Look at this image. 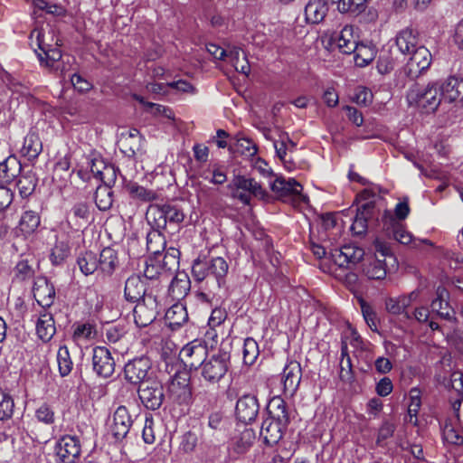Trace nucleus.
Here are the masks:
<instances>
[{
	"mask_svg": "<svg viewBox=\"0 0 463 463\" xmlns=\"http://www.w3.org/2000/svg\"><path fill=\"white\" fill-rule=\"evenodd\" d=\"M229 265L222 257L194 260L192 274L197 282H204L203 288L218 299L228 296L227 275Z\"/></svg>",
	"mask_w": 463,
	"mask_h": 463,
	"instance_id": "obj_1",
	"label": "nucleus"
},
{
	"mask_svg": "<svg viewBox=\"0 0 463 463\" xmlns=\"http://www.w3.org/2000/svg\"><path fill=\"white\" fill-rule=\"evenodd\" d=\"M268 417L262 421L260 436L264 443L273 446L279 443L290 422L289 409L280 396L271 398L267 405Z\"/></svg>",
	"mask_w": 463,
	"mask_h": 463,
	"instance_id": "obj_2",
	"label": "nucleus"
},
{
	"mask_svg": "<svg viewBox=\"0 0 463 463\" xmlns=\"http://www.w3.org/2000/svg\"><path fill=\"white\" fill-rule=\"evenodd\" d=\"M231 344H222L218 351L205 360L200 369L202 378L211 384L218 383L231 367Z\"/></svg>",
	"mask_w": 463,
	"mask_h": 463,
	"instance_id": "obj_3",
	"label": "nucleus"
},
{
	"mask_svg": "<svg viewBox=\"0 0 463 463\" xmlns=\"http://www.w3.org/2000/svg\"><path fill=\"white\" fill-rule=\"evenodd\" d=\"M407 99L410 104L425 109L427 113L434 112L443 99L439 81L430 82L426 87L414 83L408 90Z\"/></svg>",
	"mask_w": 463,
	"mask_h": 463,
	"instance_id": "obj_4",
	"label": "nucleus"
},
{
	"mask_svg": "<svg viewBox=\"0 0 463 463\" xmlns=\"http://www.w3.org/2000/svg\"><path fill=\"white\" fill-rule=\"evenodd\" d=\"M163 310L161 293L152 287L146 298L137 302L133 309L134 321L137 326L146 327L151 325Z\"/></svg>",
	"mask_w": 463,
	"mask_h": 463,
	"instance_id": "obj_5",
	"label": "nucleus"
},
{
	"mask_svg": "<svg viewBox=\"0 0 463 463\" xmlns=\"http://www.w3.org/2000/svg\"><path fill=\"white\" fill-rule=\"evenodd\" d=\"M375 259L363 264V273L369 279L381 280L386 277V259L395 261L390 246L383 241H374Z\"/></svg>",
	"mask_w": 463,
	"mask_h": 463,
	"instance_id": "obj_6",
	"label": "nucleus"
},
{
	"mask_svg": "<svg viewBox=\"0 0 463 463\" xmlns=\"http://www.w3.org/2000/svg\"><path fill=\"white\" fill-rule=\"evenodd\" d=\"M168 398L178 405H187L193 398L190 375L186 371H177L167 383Z\"/></svg>",
	"mask_w": 463,
	"mask_h": 463,
	"instance_id": "obj_7",
	"label": "nucleus"
},
{
	"mask_svg": "<svg viewBox=\"0 0 463 463\" xmlns=\"http://www.w3.org/2000/svg\"><path fill=\"white\" fill-rule=\"evenodd\" d=\"M137 394L143 406L150 411L160 409L165 400L164 385L156 379H148L140 384Z\"/></svg>",
	"mask_w": 463,
	"mask_h": 463,
	"instance_id": "obj_8",
	"label": "nucleus"
},
{
	"mask_svg": "<svg viewBox=\"0 0 463 463\" xmlns=\"http://www.w3.org/2000/svg\"><path fill=\"white\" fill-rule=\"evenodd\" d=\"M44 35L42 32H37V43L38 47L41 50V52H37L38 59L42 65L49 68L53 71H59L60 74H63V66L61 60V52L58 47H52L50 44L44 43L43 39Z\"/></svg>",
	"mask_w": 463,
	"mask_h": 463,
	"instance_id": "obj_9",
	"label": "nucleus"
},
{
	"mask_svg": "<svg viewBox=\"0 0 463 463\" xmlns=\"http://www.w3.org/2000/svg\"><path fill=\"white\" fill-rule=\"evenodd\" d=\"M151 369V362L146 356H140L129 360L124 366V378L131 385L139 387L146 382L147 374Z\"/></svg>",
	"mask_w": 463,
	"mask_h": 463,
	"instance_id": "obj_10",
	"label": "nucleus"
},
{
	"mask_svg": "<svg viewBox=\"0 0 463 463\" xmlns=\"http://www.w3.org/2000/svg\"><path fill=\"white\" fill-rule=\"evenodd\" d=\"M81 453V444L77 436L64 435L55 445V454L61 463H76Z\"/></svg>",
	"mask_w": 463,
	"mask_h": 463,
	"instance_id": "obj_11",
	"label": "nucleus"
},
{
	"mask_svg": "<svg viewBox=\"0 0 463 463\" xmlns=\"http://www.w3.org/2000/svg\"><path fill=\"white\" fill-rule=\"evenodd\" d=\"M92 370L100 378H109L113 375L116 362L110 351L105 346H95L92 350Z\"/></svg>",
	"mask_w": 463,
	"mask_h": 463,
	"instance_id": "obj_12",
	"label": "nucleus"
},
{
	"mask_svg": "<svg viewBox=\"0 0 463 463\" xmlns=\"http://www.w3.org/2000/svg\"><path fill=\"white\" fill-rule=\"evenodd\" d=\"M179 357L190 370H200L208 357L207 347L197 341L190 342L181 349Z\"/></svg>",
	"mask_w": 463,
	"mask_h": 463,
	"instance_id": "obj_13",
	"label": "nucleus"
},
{
	"mask_svg": "<svg viewBox=\"0 0 463 463\" xmlns=\"http://www.w3.org/2000/svg\"><path fill=\"white\" fill-rule=\"evenodd\" d=\"M411 55L410 61L405 68V73L410 79L415 80L430 68L432 56L430 52L422 45L418 46Z\"/></svg>",
	"mask_w": 463,
	"mask_h": 463,
	"instance_id": "obj_14",
	"label": "nucleus"
},
{
	"mask_svg": "<svg viewBox=\"0 0 463 463\" xmlns=\"http://www.w3.org/2000/svg\"><path fill=\"white\" fill-rule=\"evenodd\" d=\"M270 189L283 202L290 199L306 201V197L301 194L302 185L293 178L286 180L282 176L277 177L270 184Z\"/></svg>",
	"mask_w": 463,
	"mask_h": 463,
	"instance_id": "obj_15",
	"label": "nucleus"
},
{
	"mask_svg": "<svg viewBox=\"0 0 463 463\" xmlns=\"http://www.w3.org/2000/svg\"><path fill=\"white\" fill-rule=\"evenodd\" d=\"M328 254L337 266L349 268L350 265H355L363 260L364 250L358 246L347 244L340 249H331Z\"/></svg>",
	"mask_w": 463,
	"mask_h": 463,
	"instance_id": "obj_16",
	"label": "nucleus"
},
{
	"mask_svg": "<svg viewBox=\"0 0 463 463\" xmlns=\"http://www.w3.org/2000/svg\"><path fill=\"white\" fill-rule=\"evenodd\" d=\"M152 287L157 291V283L149 285L146 279L139 275H131L125 282L124 298L128 302H137L146 298V294L150 292Z\"/></svg>",
	"mask_w": 463,
	"mask_h": 463,
	"instance_id": "obj_17",
	"label": "nucleus"
},
{
	"mask_svg": "<svg viewBox=\"0 0 463 463\" xmlns=\"http://www.w3.org/2000/svg\"><path fill=\"white\" fill-rule=\"evenodd\" d=\"M420 291L419 289H415L409 294L401 295L399 297H390L385 299V309L388 313L399 316L402 315L406 319L410 317L409 307L411 305L418 301Z\"/></svg>",
	"mask_w": 463,
	"mask_h": 463,
	"instance_id": "obj_18",
	"label": "nucleus"
},
{
	"mask_svg": "<svg viewBox=\"0 0 463 463\" xmlns=\"http://www.w3.org/2000/svg\"><path fill=\"white\" fill-rule=\"evenodd\" d=\"M302 377L300 364L297 361L288 363L282 373L283 392L286 396L292 397L298 389Z\"/></svg>",
	"mask_w": 463,
	"mask_h": 463,
	"instance_id": "obj_19",
	"label": "nucleus"
},
{
	"mask_svg": "<svg viewBox=\"0 0 463 463\" xmlns=\"http://www.w3.org/2000/svg\"><path fill=\"white\" fill-rule=\"evenodd\" d=\"M440 96L449 103L463 100V78L450 75L439 82Z\"/></svg>",
	"mask_w": 463,
	"mask_h": 463,
	"instance_id": "obj_20",
	"label": "nucleus"
},
{
	"mask_svg": "<svg viewBox=\"0 0 463 463\" xmlns=\"http://www.w3.org/2000/svg\"><path fill=\"white\" fill-rule=\"evenodd\" d=\"M259 402L254 395L245 394L236 403L235 414L237 419L243 423H250L259 413Z\"/></svg>",
	"mask_w": 463,
	"mask_h": 463,
	"instance_id": "obj_21",
	"label": "nucleus"
},
{
	"mask_svg": "<svg viewBox=\"0 0 463 463\" xmlns=\"http://www.w3.org/2000/svg\"><path fill=\"white\" fill-rule=\"evenodd\" d=\"M133 424L128 410L125 406L117 408L113 414V424L110 427L111 434L118 441L124 439Z\"/></svg>",
	"mask_w": 463,
	"mask_h": 463,
	"instance_id": "obj_22",
	"label": "nucleus"
},
{
	"mask_svg": "<svg viewBox=\"0 0 463 463\" xmlns=\"http://www.w3.org/2000/svg\"><path fill=\"white\" fill-rule=\"evenodd\" d=\"M142 136L137 128L123 131L118 140L119 150L128 157L135 158L140 150Z\"/></svg>",
	"mask_w": 463,
	"mask_h": 463,
	"instance_id": "obj_23",
	"label": "nucleus"
},
{
	"mask_svg": "<svg viewBox=\"0 0 463 463\" xmlns=\"http://www.w3.org/2000/svg\"><path fill=\"white\" fill-rule=\"evenodd\" d=\"M33 297L43 307H50L55 298V288L45 277H38L33 287Z\"/></svg>",
	"mask_w": 463,
	"mask_h": 463,
	"instance_id": "obj_24",
	"label": "nucleus"
},
{
	"mask_svg": "<svg viewBox=\"0 0 463 463\" xmlns=\"http://www.w3.org/2000/svg\"><path fill=\"white\" fill-rule=\"evenodd\" d=\"M374 216V202L364 203L356 209V214L351 225L354 235L363 236L368 229V220Z\"/></svg>",
	"mask_w": 463,
	"mask_h": 463,
	"instance_id": "obj_25",
	"label": "nucleus"
},
{
	"mask_svg": "<svg viewBox=\"0 0 463 463\" xmlns=\"http://www.w3.org/2000/svg\"><path fill=\"white\" fill-rule=\"evenodd\" d=\"M449 292L442 287L439 286L436 290V298L431 301V308L437 315L445 320L452 321L455 317V311L449 306L448 301Z\"/></svg>",
	"mask_w": 463,
	"mask_h": 463,
	"instance_id": "obj_26",
	"label": "nucleus"
},
{
	"mask_svg": "<svg viewBox=\"0 0 463 463\" xmlns=\"http://www.w3.org/2000/svg\"><path fill=\"white\" fill-rule=\"evenodd\" d=\"M167 326L171 330H177L188 321L186 307L182 303H175L168 308L165 315Z\"/></svg>",
	"mask_w": 463,
	"mask_h": 463,
	"instance_id": "obj_27",
	"label": "nucleus"
},
{
	"mask_svg": "<svg viewBox=\"0 0 463 463\" xmlns=\"http://www.w3.org/2000/svg\"><path fill=\"white\" fill-rule=\"evenodd\" d=\"M328 12L326 0H310L305 6V16L307 23H321Z\"/></svg>",
	"mask_w": 463,
	"mask_h": 463,
	"instance_id": "obj_28",
	"label": "nucleus"
},
{
	"mask_svg": "<svg viewBox=\"0 0 463 463\" xmlns=\"http://www.w3.org/2000/svg\"><path fill=\"white\" fill-rule=\"evenodd\" d=\"M232 184L237 190L248 192L249 194L253 195L255 197L263 199L267 195L266 191L253 178H247L244 175H236L232 179Z\"/></svg>",
	"mask_w": 463,
	"mask_h": 463,
	"instance_id": "obj_29",
	"label": "nucleus"
},
{
	"mask_svg": "<svg viewBox=\"0 0 463 463\" xmlns=\"http://www.w3.org/2000/svg\"><path fill=\"white\" fill-rule=\"evenodd\" d=\"M417 33L411 28L402 30L395 39L399 51L403 54H411L418 47Z\"/></svg>",
	"mask_w": 463,
	"mask_h": 463,
	"instance_id": "obj_30",
	"label": "nucleus"
},
{
	"mask_svg": "<svg viewBox=\"0 0 463 463\" xmlns=\"http://www.w3.org/2000/svg\"><path fill=\"white\" fill-rule=\"evenodd\" d=\"M22 172L20 162L15 156H9L0 163V182L10 184L17 179Z\"/></svg>",
	"mask_w": 463,
	"mask_h": 463,
	"instance_id": "obj_31",
	"label": "nucleus"
},
{
	"mask_svg": "<svg viewBox=\"0 0 463 463\" xmlns=\"http://www.w3.org/2000/svg\"><path fill=\"white\" fill-rule=\"evenodd\" d=\"M99 270L106 275H112L118 266V252L110 247L104 248L98 259Z\"/></svg>",
	"mask_w": 463,
	"mask_h": 463,
	"instance_id": "obj_32",
	"label": "nucleus"
},
{
	"mask_svg": "<svg viewBox=\"0 0 463 463\" xmlns=\"http://www.w3.org/2000/svg\"><path fill=\"white\" fill-rule=\"evenodd\" d=\"M163 269L160 265V260L157 257L149 258L146 261V268L144 270L143 279H146L149 285H154V282L157 283V292L162 293V284L159 279L160 275L163 272Z\"/></svg>",
	"mask_w": 463,
	"mask_h": 463,
	"instance_id": "obj_33",
	"label": "nucleus"
},
{
	"mask_svg": "<svg viewBox=\"0 0 463 463\" xmlns=\"http://www.w3.org/2000/svg\"><path fill=\"white\" fill-rule=\"evenodd\" d=\"M37 183L38 178L33 171L21 172L16 181V186L21 197H29L34 192Z\"/></svg>",
	"mask_w": 463,
	"mask_h": 463,
	"instance_id": "obj_34",
	"label": "nucleus"
},
{
	"mask_svg": "<svg viewBox=\"0 0 463 463\" xmlns=\"http://www.w3.org/2000/svg\"><path fill=\"white\" fill-rule=\"evenodd\" d=\"M56 332L54 319L50 313L41 315L36 323V333L43 342L50 341Z\"/></svg>",
	"mask_w": 463,
	"mask_h": 463,
	"instance_id": "obj_35",
	"label": "nucleus"
},
{
	"mask_svg": "<svg viewBox=\"0 0 463 463\" xmlns=\"http://www.w3.org/2000/svg\"><path fill=\"white\" fill-rule=\"evenodd\" d=\"M146 219L152 230L165 229V212L164 204H151L146 210Z\"/></svg>",
	"mask_w": 463,
	"mask_h": 463,
	"instance_id": "obj_36",
	"label": "nucleus"
},
{
	"mask_svg": "<svg viewBox=\"0 0 463 463\" xmlns=\"http://www.w3.org/2000/svg\"><path fill=\"white\" fill-rule=\"evenodd\" d=\"M43 150V144L35 133H29L24 139V144L21 148V153L29 160H33L38 157Z\"/></svg>",
	"mask_w": 463,
	"mask_h": 463,
	"instance_id": "obj_37",
	"label": "nucleus"
},
{
	"mask_svg": "<svg viewBox=\"0 0 463 463\" xmlns=\"http://www.w3.org/2000/svg\"><path fill=\"white\" fill-rule=\"evenodd\" d=\"M166 241L161 231L151 230L146 234V250L158 257L165 249Z\"/></svg>",
	"mask_w": 463,
	"mask_h": 463,
	"instance_id": "obj_38",
	"label": "nucleus"
},
{
	"mask_svg": "<svg viewBox=\"0 0 463 463\" xmlns=\"http://www.w3.org/2000/svg\"><path fill=\"white\" fill-rule=\"evenodd\" d=\"M337 46L343 53L350 54L357 49V43L353 37V27L345 26L336 38Z\"/></svg>",
	"mask_w": 463,
	"mask_h": 463,
	"instance_id": "obj_39",
	"label": "nucleus"
},
{
	"mask_svg": "<svg viewBox=\"0 0 463 463\" xmlns=\"http://www.w3.org/2000/svg\"><path fill=\"white\" fill-rule=\"evenodd\" d=\"M41 223L40 213L37 211L26 210L19 222V228L24 234L33 233Z\"/></svg>",
	"mask_w": 463,
	"mask_h": 463,
	"instance_id": "obj_40",
	"label": "nucleus"
},
{
	"mask_svg": "<svg viewBox=\"0 0 463 463\" xmlns=\"http://www.w3.org/2000/svg\"><path fill=\"white\" fill-rule=\"evenodd\" d=\"M169 293L174 299H181L190 290V280L185 274L175 276L169 286Z\"/></svg>",
	"mask_w": 463,
	"mask_h": 463,
	"instance_id": "obj_41",
	"label": "nucleus"
},
{
	"mask_svg": "<svg viewBox=\"0 0 463 463\" xmlns=\"http://www.w3.org/2000/svg\"><path fill=\"white\" fill-rule=\"evenodd\" d=\"M384 220L387 218L392 222L393 238L402 244H408L412 241V235L405 230V228L397 222L390 212L385 211L383 216Z\"/></svg>",
	"mask_w": 463,
	"mask_h": 463,
	"instance_id": "obj_42",
	"label": "nucleus"
},
{
	"mask_svg": "<svg viewBox=\"0 0 463 463\" xmlns=\"http://www.w3.org/2000/svg\"><path fill=\"white\" fill-rule=\"evenodd\" d=\"M71 253L69 243L64 241H57L50 254V260L52 265H61Z\"/></svg>",
	"mask_w": 463,
	"mask_h": 463,
	"instance_id": "obj_43",
	"label": "nucleus"
},
{
	"mask_svg": "<svg viewBox=\"0 0 463 463\" xmlns=\"http://www.w3.org/2000/svg\"><path fill=\"white\" fill-rule=\"evenodd\" d=\"M77 262L80 271L86 276L93 274L99 269L97 255L92 251L81 254Z\"/></svg>",
	"mask_w": 463,
	"mask_h": 463,
	"instance_id": "obj_44",
	"label": "nucleus"
},
{
	"mask_svg": "<svg viewBox=\"0 0 463 463\" xmlns=\"http://www.w3.org/2000/svg\"><path fill=\"white\" fill-rule=\"evenodd\" d=\"M95 203L100 211H108L113 203V192L111 187L98 186L95 193Z\"/></svg>",
	"mask_w": 463,
	"mask_h": 463,
	"instance_id": "obj_45",
	"label": "nucleus"
},
{
	"mask_svg": "<svg viewBox=\"0 0 463 463\" xmlns=\"http://www.w3.org/2000/svg\"><path fill=\"white\" fill-rule=\"evenodd\" d=\"M164 207L165 212V227L167 224L177 226L184 222L185 214L181 206L176 203H165Z\"/></svg>",
	"mask_w": 463,
	"mask_h": 463,
	"instance_id": "obj_46",
	"label": "nucleus"
},
{
	"mask_svg": "<svg viewBox=\"0 0 463 463\" xmlns=\"http://www.w3.org/2000/svg\"><path fill=\"white\" fill-rule=\"evenodd\" d=\"M58 368L61 376L69 375L73 368V363L70 351L66 345H62L57 352Z\"/></svg>",
	"mask_w": 463,
	"mask_h": 463,
	"instance_id": "obj_47",
	"label": "nucleus"
},
{
	"mask_svg": "<svg viewBox=\"0 0 463 463\" xmlns=\"http://www.w3.org/2000/svg\"><path fill=\"white\" fill-rule=\"evenodd\" d=\"M180 251L176 248L171 247L165 251L160 265L165 272L173 274L179 268Z\"/></svg>",
	"mask_w": 463,
	"mask_h": 463,
	"instance_id": "obj_48",
	"label": "nucleus"
},
{
	"mask_svg": "<svg viewBox=\"0 0 463 463\" xmlns=\"http://www.w3.org/2000/svg\"><path fill=\"white\" fill-rule=\"evenodd\" d=\"M126 190L130 196L134 199H138L143 202H151L156 198L154 191L146 189L137 183H129L126 185Z\"/></svg>",
	"mask_w": 463,
	"mask_h": 463,
	"instance_id": "obj_49",
	"label": "nucleus"
},
{
	"mask_svg": "<svg viewBox=\"0 0 463 463\" xmlns=\"http://www.w3.org/2000/svg\"><path fill=\"white\" fill-rule=\"evenodd\" d=\"M243 362L245 364L251 365L255 363L260 354L258 343L252 337H247L243 345Z\"/></svg>",
	"mask_w": 463,
	"mask_h": 463,
	"instance_id": "obj_50",
	"label": "nucleus"
},
{
	"mask_svg": "<svg viewBox=\"0 0 463 463\" xmlns=\"http://www.w3.org/2000/svg\"><path fill=\"white\" fill-rule=\"evenodd\" d=\"M103 334L109 343L115 344L125 336L127 329L124 324H108Z\"/></svg>",
	"mask_w": 463,
	"mask_h": 463,
	"instance_id": "obj_51",
	"label": "nucleus"
},
{
	"mask_svg": "<svg viewBox=\"0 0 463 463\" xmlns=\"http://www.w3.org/2000/svg\"><path fill=\"white\" fill-rule=\"evenodd\" d=\"M367 2L368 0H343L339 3L337 9L342 14H358L365 10Z\"/></svg>",
	"mask_w": 463,
	"mask_h": 463,
	"instance_id": "obj_52",
	"label": "nucleus"
},
{
	"mask_svg": "<svg viewBox=\"0 0 463 463\" xmlns=\"http://www.w3.org/2000/svg\"><path fill=\"white\" fill-rule=\"evenodd\" d=\"M354 61L359 67H364L372 62L374 59V52L370 47L364 44L358 45L354 50Z\"/></svg>",
	"mask_w": 463,
	"mask_h": 463,
	"instance_id": "obj_53",
	"label": "nucleus"
},
{
	"mask_svg": "<svg viewBox=\"0 0 463 463\" xmlns=\"http://www.w3.org/2000/svg\"><path fill=\"white\" fill-rule=\"evenodd\" d=\"M14 402L10 394L0 391V420L10 419L14 414Z\"/></svg>",
	"mask_w": 463,
	"mask_h": 463,
	"instance_id": "obj_54",
	"label": "nucleus"
},
{
	"mask_svg": "<svg viewBox=\"0 0 463 463\" xmlns=\"http://www.w3.org/2000/svg\"><path fill=\"white\" fill-rule=\"evenodd\" d=\"M69 214L76 222H83L86 223L90 217V206L85 202L76 203L71 209Z\"/></svg>",
	"mask_w": 463,
	"mask_h": 463,
	"instance_id": "obj_55",
	"label": "nucleus"
},
{
	"mask_svg": "<svg viewBox=\"0 0 463 463\" xmlns=\"http://www.w3.org/2000/svg\"><path fill=\"white\" fill-rule=\"evenodd\" d=\"M15 277L20 280H26L34 276V269L28 260H21L14 268Z\"/></svg>",
	"mask_w": 463,
	"mask_h": 463,
	"instance_id": "obj_56",
	"label": "nucleus"
},
{
	"mask_svg": "<svg viewBox=\"0 0 463 463\" xmlns=\"http://www.w3.org/2000/svg\"><path fill=\"white\" fill-rule=\"evenodd\" d=\"M421 405L420 391L414 387L410 391V403L408 406V413L411 417H417Z\"/></svg>",
	"mask_w": 463,
	"mask_h": 463,
	"instance_id": "obj_57",
	"label": "nucleus"
},
{
	"mask_svg": "<svg viewBox=\"0 0 463 463\" xmlns=\"http://www.w3.org/2000/svg\"><path fill=\"white\" fill-rule=\"evenodd\" d=\"M361 309L363 317L368 326L371 330L376 332L378 330L376 313L373 311L372 307L364 301L361 302Z\"/></svg>",
	"mask_w": 463,
	"mask_h": 463,
	"instance_id": "obj_58",
	"label": "nucleus"
},
{
	"mask_svg": "<svg viewBox=\"0 0 463 463\" xmlns=\"http://www.w3.org/2000/svg\"><path fill=\"white\" fill-rule=\"evenodd\" d=\"M395 431V425L390 421H383L378 430L376 444L383 447L384 441L389 438L392 437Z\"/></svg>",
	"mask_w": 463,
	"mask_h": 463,
	"instance_id": "obj_59",
	"label": "nucleus"
},
{
	"mask_svg": "<svg viewBox=\"0 0 463 463\" xmlns=\"http://www.w3.org/2000/svg\"><path fill=\"white\" fill-rule=\"evenodd\" d=\"M395 67L394 59L390 53H382L377 61V70L381 74L391 72Z\"/></svg>",
	"mask_w": 463,
	"mask_h": 463,
	"instance_id": "obj_60",
	"label": "nucleus"
},
{
	"mask_svg": "<svg viewBox=\"0 0 463 463\" xmlns=\"http://www.w3.org/2000/svg\"><path fill=\"white\" fill-rule=\"evenodd\" d=\"M92 334L93 326L90 324H79L75 326L72 337L75 341L87 340L91 338Z\"/></svg>",
	"mask_w": 463,
	"mask_h": 463,
	"instance_id": "obj_61",
	"label": "nucleus"
},
{
	"mask_svg": "<svg viewBox=\"0 0 463 463\" xmlns=\"http://www.w3.org/2000/svg\"><path fill=\"white\" fill-rule=\"evenodd\" d=\"M239 54H240V49H234L230 52L229 56L232 60L233 66H234L235 70L238 72H241L244 75H248L250 73V65H249L247 60L245 59V57H243V60L241 61H240Z\"/></svg>",
	"mask_w": 463,
	"mask_h": 463,
	"instance_id": "obj_62",
	"label": "nucleus"
},
{
	"mask_svg": "<svg viewBox=\"0 0 463 463\" xmlns=\"http://www.w3.org/2000/svg\"><path fill=\"white\" fill-rule=\"evenodd\" d=\"M35 416L39 421L45 424H52L54 422V411L47 405H41L35 411Z\"/></svg>",
	"mask_w": 463,
	"mask_h": 463,
	"instance_id": "obj_63",
	"label": "nucleus"
},
{
	"mask_svg": "<svg viewBox=\"0 0 463 463\" xmlns=\"http://www.w3.org/2000/svg\"><path fill=\"white\" fill-rule=\"evenodd\" d=\"M444 439L454 445H460L463 443V436H461L452 425L446 424L443 429Z\"/></svg>",
	"mask_w": 463,
	"mask_h": 463,
	"instance_id": "obj_64",
	"label": "nucleus"
}]
</instances>
